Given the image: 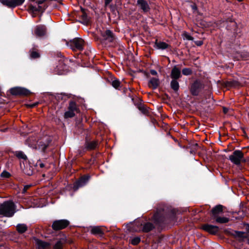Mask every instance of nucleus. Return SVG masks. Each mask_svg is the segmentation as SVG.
I'll return each mask as SVG.
<instances>
[{
  "label": "nucleus",
  "instance_id": "nucleus-1",
  "mask_svg": "<svg viewBox=\"0 0 249 249\" xmlns=\"http://www.w3.org/2000/svg\"><path fill=\"white\" fill-rule=\"evenodd\" d=\"M16 212V206L12 201L4 202L0 206V215L12 217Z\"/></svg>",
  "mask_w": 249,
  "mask_h": 249
},
{
  "label": "nucleus",
  "instance_id": "nucleus-2",
  "mask_svg": "<svg viewBox=\"0 0 249 249\" xmlns=\"http://www.w3.org/2000/svg\"><path fill=\"white\" fill-rule=\"evenodd\" d=\"M66 44L74 51H81L84 49L85 42L81 38H75L69 42H67Z\"/></svg>",
  "mask_w": 249,
  "mask_h": 249
},
{
  "label": "nucleus",
  "instance_id": "nucleus-3",
  "mask_svg": "<svg viewBox=\"0 0 249 249\" xmlns=\"http://www.w3.org/2000/svg\"><path fill=\"white\" fill-rule=\"evenodd\" d=\"M229 160L235 165H239L242 162L245 161L244 154L239 150L234 151L232 154L229 156Z\"/></svg>",
  "mask_w": 249,
  "mask_h": 249
},
{
  "label": "nucleus",
  "instance_id": "nucleus-4",
  "mask_svg": "<svg viewBox=\"0 0 249 249\" xmlns=\"http://www.w3.org/2000/svg\"><path fill=\"white\" fill-rule=\"evenodd\" d=\"M134 226H137V228H134V231H142L144 232H149L154 228L153 225L149 222L145 223L144 225L139 221L135 222Z\"/></svg>",
  "mask_w": 249,
  "mask_h": 249
},
{
  "label": "nucleus",
  "instance_id": "nucleus-5",
  "mask_svg": "<svg viewBox=\"0 0 249 249\" xmlns=\"http://www.w3.org/2000/svg\"><path fill=\"white\" fill-rule=\"evenodd\" d=\"M24 1L25 0H0V2L8 8H14L22 5Z\"/></svg>",
  "mask_w": 249,
  "mask_h": 249
},
{
  "label": "nucleus",
  "instance_id": "nucleus-6",
  "mask_svg": "<svg viewBox=\"0 0 249 249\" xmlns=\"http://www.w3.org/2000/svg\"><path fill=\"white\" fill-rule=\"evenodd\" d=\"M70 224L68 220L65 219L54 221L52 224V228L54 230H60L66 228Z\"/></svg>",
  "mask_w": 249,
  "mask_h": 249
},
{
  "label": "nucleus",
  "instance_id": "nucleus-7",
  "mask_svg": "<svg viewBox=\"0 0 249 249\" xmlns=\"http://www.w3.org/2000/svg\"><path fill=\"white\" fill-rule=\"evenodd\" d=\"M10 93L14 95H27L30 91L23 88L16 87L10 89Z\"/></svg>",
  "mask_w": 249,
  "mask_h": 249
},
{
  "label": "nucleus",
  "instance_id": "nucleus-8",
  "mask_svg": "<svg viewBox=\"0 0 249 249\" xmlns=\"http://www.w3.org/2000/svg\"><path fill=\"white\" fill-rule=\"evenodd\" d=\"M90 176L86 175L81 178L78 181H77L74 184V189L77 190L79 187L84 186L89 180Z\"/></svg>",
  "mask_w": 249,
  "mask_h": 249
},
{
  "label": "nucleus",
  "instance_id": "nucleus-9",
  "mask_svg": "<svg viewBox=\"0 0 249 249\" xmlns=\"http://www.w3.org/2000/svg\"><path fill=\"white\" fill-rule=\"evenodd\" d=\"M34 243L37 249H47L50 247V244L36 238H34Z\"/></svg>",
  "mask_w": 249,
  "mask_h": 249
},
{
  "label": "nucleus",
  "instance_id": "nucleus-10",
  "mask_svg": "<svg viewBox=\"0 0 249 249\" xmlns=\"http://www.w3.org/2000/svg\"><path fill=\"white\" fill-rule=\"evenodd\" d=\"M201 88V84L198 81H196L191 86V92L193 95H197Z\"/></svg>",
  "mask_w": 249,
  "mask_h": 249
},
{
  "label": "nucleus",
  "instance_id": "nucleus-11",
  "mask_svg": "<svg viewBox=\"0 0 249 249\" xmlns=\"http://www.w3.org/2000/svg\"><path fill=\"white\" fill-rule=\"evenodd\" d=\"M46 33V28L44 25H39L36 27L34 33L37 37L44 36Z\"/></svg>",
  "mask_w": 249,
  "mask_h": 249
},
{
  "label": "nucleus",
  "instance_id": "nucleus-12",
  "mask_svg": "<svg viewBox=\"0 0 249 249\" xmlns=\"http://www.w3.org/2000/svg\"><path fill=\"white\" fill-rule=\"evenodd\" d=\"M202 229L204 231L211 233V234H215L219 230V228L217 226L205 224L202 226Z\"/></svg>",
  "mask_w": 249,
  "mask_h": 249
},
{
  "label": "nucleus",
  "instance_id": "nucleus-13",
  "mask_svg": "<svg viewBox=\"0 0 249 249\" xmlns=\"http://www.w3.org/2000/svg\"><path fill=\"white\" fill-rule=\"evenodd\" d=\"M181 76V70L177 66H175L172 70L171 72V77L172 79L177 80Z\"/></svg>",
  "mask_w": 249,
  "mask_h": 249
},
{
  "label": "nucleus",
  "instance_id": "nucleus-14",
  "mask_svg": "<svg viewBox=\"0 0 249 249\" xmlns=\"http://www.w3.org/2000/svg\"><path fill=\"white\" fill-rule=\"evenodd\" d=\"M169 47V45L166 42L159 41L158 39L156 40L154 45L155 48L159 50H165Z\"/></svg>",
  "mask_w": 249,
  "mask_h": 249
},
{
  "label": "nucleus",
  "instance_id": "nucleus-15",
  "mask_svg": "<svg viewBox=\"0 0 249 249\" xmlns=\"http://www.w3.org/2000/svg\"><path fill=\"white\" fill-rule=\"evenodd\" d=\"M137 4L144 12H147L150 9L147 2L145 0H138Z\"/></svg>",
  "mask_w": 249,
  "mask_h": 249
},
{
  "label": "nucleus",
  "instance_id": "nucleus-16",
  "mask_svg": "<svg viewBox=\"0 0 249 249\" xmlns=\"http://www.w3.org/2000/svg\"><path fill=\"white\" fill-rule=\"evenodd\" d=\"M212 213L214 218L218 216L219 214L223 213V206L221 205L216 206L212 209Z\"/></svg>",
  "mask_w": 249,
  "mask_h": 249
},
{
  "label": "nucleus",
  "instance_id": "nucleus-17",
  "mask_svg": "<svg viewBox=\"0 0 249 249\" xmlns=\"http://www.w3.org/2000/svg\"><path fill=\"white\" fill-rule=\"evenodd\" d=\"M91 233L94 235H99L102 236L104 235V231L101 227L94 226L91 228Z\"/></svg>",
  "mask_w": 249,
  "mask_h": 249
},
{
  "label": "nucleus",
  "instance_id": "nucleus-18",
  "mask_svg": "<svg viewBox=\"0 0 249 249\" xmlns=\"http://www.w3.org/2000/svg\"><path fill=\"white\" fill-rule=\"evenodd\" d=\"M159 85V79L154 77L151 78L148 82V86L153 89H157Z\"/></svg>",
  "mask_w": 249,
  "mask_h": 249
},
{
  "label": "nucleus",
  "instance_id": "nucleus-19",
  "mask_svg": "<svg viewBox=\"0 0 249 249\" xmlns=\"http://www.w3.org/2000/svg\"><path fill=\"white\" fill-rule=\"evenodd\" d=\"M102 36L105 40L109 42H112L114 40L113 34L110 30H106Z\"/></svg>",
  "mask_w": 249,
  "mask_h": 249
},
{
  "label": "nucleus",
  "instance_id": "nucleus-20",
  "mask_svg": "<svg viewBox=\"0 0 249 249\" xmlns=\"http://www.w3.org/2000/svg\"><path fill=\"white\" fill-rule=\"evenodd\" d=\"M17 230L19 233H24L28 229L26 225L24 224H18L17 225Z\"/></svg>",
  "mask_w": 249,
  "mask_h": 249
},
{
  "label": "nucleus",
  "instance_id": "nucleus-21",
  "mask_svg": "<svg viewBox=\"0 0 249 249\" xmlns=\"http://www.w3.org/2000/svg\"><path fill=\"white\" fill-rule=\"evenodd\" d=\"M98 145L96 141L88 142L86 143V147L89 150H92L95 148Z\"/></svg>",
  "mask_w": 249,
  "mask_h": 249
},
{
  "label": "nucleus",
  "instance_id": "nucleus-22",
  "mask_svg": "<svg viewBox=\"0 0 249 249\" xmlns=\"http://www.w3.org/2000/svg\"><path fill=\"white\" fill-rule=\"evenodd\" d=\"M171 88L175 91H177L179 89L178 82L176 79H172L171 82Z\"/></svg>",
  "mask_w": 249,
  "mask_h": 249
},
{
  "label": "nucleus",
  "instance_id": "nucleus-23",
  "mask_svg": "<svg viewBox=\"0 0 249 249\" xmlns=\"http://www.w3.org/2000/svg\"><path fill=\"white\" fill-rule=\"evenodd\" d=\"M29 11L32 13H34V12H37V11H41V6L39 5L36 6H34L32 4H30L29 6Z\"/></svg>",
  "mask_w": 249,
  "mask_h": 249
},
{
  "label": "nucleus",
  "instance_id": "nucleus-24",
  "mask_svg": "<svg viewBox=\"0 0 249 249\" xmlns=\"http://www.w3.org/2000/svg\"><path fill=\"white\" fill-rule=\"evenodd\" d=\"M236 237L239 238V240H243L244 238H247V234L244 232L237 231L235 233Z\"/></svg>",
  "mask_w": 249,
  "mask_h": 249
},
{
  "label": "nucleus",
  "instance_id": "nucleus-25",
  "mask_svg": "<svg viewBox=\"0 0 249 249\" xmlns=\"http://www.w3.org/2000/svg\"><path fill=\"white\" fill-rule=\"evenodd\" d=\"M216 218V222L219 223H227L229 221V219L225 217H218L217 216Z\"/></svg>",
  "mask_w": 249,
  "mask_h": 249
},
{
  "label": "nucleus",
  "instance_id": "nucleus-26",
  "mask_svg": "<svg viewBox=\"0 0 249 249\" xmlns=\"http://www.w3.org/2000/svg\"><path fill=\"white\" fill-rule=\"evenodd\" d=\"M68 109L74 112L76 111L77 109L76 103L73 101L71 102L69 104Z\"/></svg>",
  "mask_w": 249,
  "mask_h": 249
},
{
  "label": "nucleus",
  "instance_id": "nucleus-27",
  "mask_svg": "<svg viewBox=\"0 0 249 249\" xmlns=\"http://www.w3.org/2000/svg\"><path fill=\"white\" fill-rule=\"evenodd\" d=\"M16 156L20 159L26 160L27 159L26 156L22 151H18L16 153Z\"/></svg>",
  "mask_w": 249,
  "mask_h": 249
},
{
  "label": "nucleus",
  "instance_id": "nucleus-28",
  "mask_svg": "<svg viewBox=\"0 0 249 249\" xmlns=\"http://www.w3.org/2000/svg\"><path fill=\"white\" fill-rule=\"evenodd\" d=\"M75 115L74 112L68 109V110L65 112L64 114V117L65 118H72Z\"/></svg>",
  "mask_w": 249,
  "mask_h": 249
},
{
  "label": "nucleus",
  "instance_id": "nucleus-29",
  "mask_svg": "<svg viewBox=\"0 0 249 249\" xmlns=\"http://www.w3.org/2000/svg\"><path fill=\"white\" fill-rule=\"evenodd\" d=\"M63 243L61 240L58 241L54 246V249H62Z\"/></svg>",
  "mask_w": 249,
  "mask_h": 249
},
{
  "label": "nucleus",
  "instance_id": "nucleus-30",
  "mask_svg": "<svg viewBox=\"0 0 249 249\" xmlns=\"http://www.w3.org/2000/svg\"><path fill=\"white\" fill-rule=\"evenodd\" d=\"M140 241L141 239L140 237H135L131 240L130 243L133 245H137L140 243Z\"/></svg>",
  "mask_w": 249,
  "mask_h": 249
},
{
  "label": "nucleus",
  "instance_id": "nucleus-31",
  "mask_svg": "<svg viewBox=\"0 0 249 249\" xmlns=\"http://www.w3.org/2000/svg\"><path fill=\"white\" fill-rule=\"evenodd\" d=\"M182 72L184 75H189L192 74V71L190 68H184L182 70Z\"/></svg>",
  "mask_w": 249,
  "mask_h": 249
},
{
  "label": "nucleus",
  "instance_id": "nucleus-32",
  "mask_svg": "<svg viewBox=\"0 0 249 249\" xmlns=\"http://www.w3.org/2000/svg\"><path fill=\"white\" fill-rule=\"evenodd\" d=\"M112 85L114 88L117 89L120 87V82L119 80L114 79L112 82Z\"/></svg>",
  "mask_w": 249,
  "mask_h": 249
},
{
  "label": "nucleus",
  "instance_id": "nucleus-33",
  "mask_svg": "<svg viewBox=\"0 0 249 249\" xmlns=\"http://www.w3.org/2000/svg\"><path fill=\"white\" fill-rule=\"evenodd\" d=\"M10 176V174L6 171H3L0 175V177L3 178H8Z\"/></svg>",
  "mask_w": 249,
  "mask_h": 249
},
{
  "label": "nucleus",
  "instance_id": "nucleus-34",
  "mask_svg": "<svg viewBox=\"0 0 249 249\" xmlns=\"http://www.w3.org/2000/svg\"><path fill=\"white\" fill-rule=\"evenodd\" d=\"M31 57L33 58H36L39 57V54L36 52H32L31 53Z\"/></svg>",
  "mask_w": 249,
  "mask_h": 249
},
{
  "label": "nucleus",
  "instance_id": "nucleus-35",
  "mask_svg": "<svg viewBox=\"0 0 249 249\" xmlns=\"http://www.w3.org/2000/svg\"><path fill=\"white\" fill-rule=\"evenodd\" d=\"M42 142H40V143H39V146L40 147V148H41V149L43 150V151H44L46 148L47 147V146H48V143H45V144H41Z\"/></svg>",
  "mask_w": 249,
  "mask_h": 249
},
{
  "label": "nucleus",
  "instance_id": "nucleus-36",
  "mask_svg": "<svg viewBox=\"0 0 249 249\" xmlns=\"http://www.w3.org/2000/svg\"><path fill=\"white\" fill-rule=\"evenodd\" d=\"M139 109L144 114L147 112V109L143 106H140L139 107Z\"/></svg>",
  "mask_w": 249,
  "mask_h": 249
},
{
  "label": "nucleus",
  "instance_id": "nucleus-37",
  "mask_svg": "<svg viewBox=\"0 0 249 249\" xmlns=\"http://www.w3.org/2000/svg\"><path fill=\"white\" fill-rule=\"evenodd\" d=\"M184 36L186 38V39H187V40H192L193 39V37L191 36H190L189 35H188L187 34H184Z\"/></svg>",
  "mask_w": 249,
  "mask_h": 249
},
{
  "label": "nucleus",
  "instance_id": "nucleus-38",
  "mask_svg": "<svg viewBox=\"0 0 249 249\" xmlns=\"http://www.w3.org/2000/svg\"><path fill=\"white\" fill-rule=\"evenodd\" d=\"M31 185H26L24 186V188L23 189V193H25L26 191L31 187Z\"/></svg>",
  "mask_w": 249,
  "mask_h": 249
},
{
  "label": "nucleus",
  "instance_id": "nucleus-39",
  "mask_svg": "<svg viewBox=\"0 0 249 249\" xmlns=\"http://www.w3.org/2000/svg\"><path fill=\"white\" fill-rule=\"evenodd\" d=\"M36 164L38 165L40 168H43L44 167V164L41 163L40 161H38Z\"/></svg>",
  "mask_w": 249,
  "mask_h": 249
},
{
  "label": "nucleus",
  "instance_id": "nucleus-40",
  "mask_svg": "<svg viewBox=\"0 0 249 249\" xmlns=\"http://www.w3.org/2000/svg\"><path fill=\"white\" fill-rule=\"evenodd\" d=\"M112 0H105V6H107Z\"/></svg>",
  "mask_w": 249,
  "mask_h": 249
},
{
  "label": "nucleus",
  "instance_id": "nucleus-41",
  "mask_svg": "<svg viewBox=\"0 0 249 249\" xmlns=\"http://www.w3.org/2000/svg\"><path fill=\"white\" fill-rule=\"evenodd\" d=\"M150 73L153 75H156L157 74V72L154 70H151L150 71Z\"/></svg>",
  "mask_w": 249,
  "mask_h": 249
},
{
  "label": "nucleus",
  "instance_id": "nucleus-42",
  "mask_svg": "<svg viewBox=\"0 0 249 249\" xmlns=\"http://www.w3.org/2000/svg\"><path fill=\"white\" fill-rule=\"evenodd\" d=\"M229 108L226 107H223V111L225 114H226L228 112Z\"/></svg>",
  "mask_w": 249,
  "mask_h": 249
},
{
  "label": "nucleus",
  "instance_id": "nucleus-43",
  "mask_svg": "<svg viewBox=\"0 0 249 249\" xmlns=\"http://www.w3.org/2000/svg\"><path fill=\"white\" fill-rule=\"evenodd\" d=\"M202 44L201 41H199L198 44H197L198 45H201Z\"/></svg>",
  "mask_w": 249,
  "mask_h": 249
},
{
  "label": "nucleus",
  "instance_id": "nucleus-44",
  "mask_svg": "<svg viewBox=\"0 0 249 249\" xmlns=\"http://www.w3.org/2000/svg\"><path fill=\"white\" fill-rule=\"evenodd\" d=\"M192 7H193V9H196V6L195 5L193 6Z\"/></svg>",
  "mask_w": 249,
  "mask_h": 249
},
{
  "label": "nucleus",
  "instance_id": "nucleus-45",
  "mask_svg": "<svg viewBox=\"0 0 249 249\" xmlns=\"http://www.w3.org/2000/svg\"><path fill=\"white\" fill-rule=\"evenodd\" d=\"M157 213H156L155 215H154V217H156L157 216Z\"/></svg>",
  "mask_w": 249,
  "mask_h": 249
},
{
  "label": "nucleus",
  "instance_id": "nucleus-46",
  "mask_svg": "<svg viewBox=\"0 0 249 249\" xmlns=\"http://www.w3.org/2000/svg\"><path fill=\"white\" fill-rule=\"evenodd\" d=\"M248 244H249V239L248 240Z\"/></svg>",
  "mask_w": 249,
  "mask_h": 249
},
{
  "label": "nucleus",
  "instance_id": "nucleus-47",
  "mask_svg": "<svg viewBox=\"0 0 249 249\" xmlns=\"http://www.w3.org/2000/svg\"><path fill=\"white\" fill-rule=\"evenodd\" d=\"M239 1H241L242 0H237Z\"/></svg>",
  "mask_w": 249,
  "mask_h": 249
},
{
  "label": "nucleus",
  "instance_id": "nucleus-48",
  "mask_svg": "<svg viewBox=\"0 0 249 249\" xmlns=\"http://www.w3.org/2000/svg\"><path fill=\"white\" fill-rule=\"evenodd\" d=\"M31 1H35L36 0H31Z\"/></svg>",
  "mask_w": 249,
  "mask_h": 249
}]
</instances>
